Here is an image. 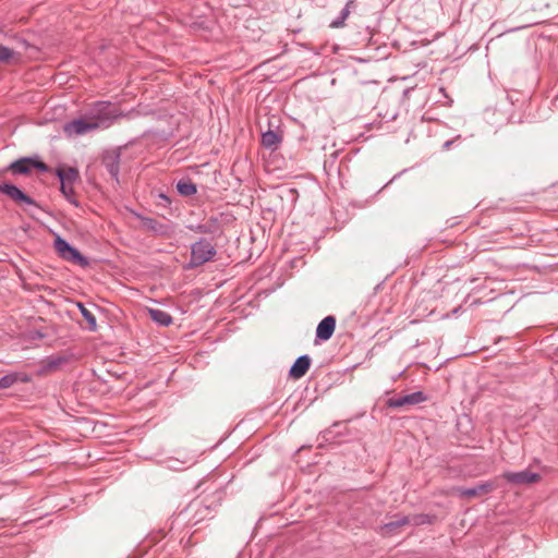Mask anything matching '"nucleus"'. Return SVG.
Segmentation results:
<instances>
[{"mask_svg": "<svg viewBox=\"0 0 558 558\" xmlns=\"http://www.w3.org/2000/svg\"><path fill=\"white\" fill-rule=\"evenodd\" d=\"M387 405L392 409H399L405 407L403 396L389 398Z\"/></svg>", "mask_w": 558, "mask_h": 558, "instance_id": "nucleus-26", "label": "nucleus"}, {"mask_svg": "<svg viewBox=\"0 0 558 558\" xmlns=\"http://www.w3.org/2000/svg\"><path fill=\"white\" fill-rule=\"evenodd\" d=\"M215 255H216V248H215L214 244L206 239H201L199 241H197L191 245L190 266L191 267L202 266L205 263L211 260Z\"/></svg>", "mask_w": 558, "mask_h": 558, "instance_id": "nucleus-3", "label": "nucleus"}, {"mask_svg": "<svg viewBox=\"0 0 558 558\" xmlns=\"http://www.w3.org/2000/svg\"><path fill=\"white\" fill-rule=\"evenodd\" d=\"M453 142H454L453 140H450V141L445 142V143L442 144V149H444V150H448V149L451 147V145L453 144Z\"/></svg>", "mask_w": 558, "mask_h": 558, "instance_id": "nucleus-30", "label": "nucleus"}, {"mask_svg": "<svg viewBox=\"0 0 558 558\" xmlns=\"http://www.w3.org/2000/svg\"><path fill=\"white\" fill-rule=\"evenodd\" d=\"M177 190L182 196H192L196 194L197 187L191 180H180L177 183Z\"/></svg>", "mask_w": 558, "mask_h": 558, "instance_id": "nucleus-20", "label": "nucleus"}, {"mask_svg": "<svg viewBox=\"0 0 558 558\" xmlns=\"http://www.w3.org/2000/svg\"><path fill=\"white\" fill-rule=\"evenodd\" d=\"M34 168L39 169L40 171H47V169H48L46 163H44L41 161H36L35 159H34Z\"/></svg>", "mask_w": 558, "mask_h": 558, "instance_id": "nucleus-29", "label": "nucleus"}, {"mask_svg": "<svg viewBox=\"0 0 558 558\" xmlns=\"http://www.w3.org/2000/svg\"><path fill=\"white\" fill-rule=\"evenodd\" d=\"M80 312L82 316L86 319L88 324V329L94 331L97 328L96 317L95 315L87 310L82 303H78Z\"/></svg>", "mask_w": 558, "mask_h": 558, "instance_id": "nucleus-21", "label": "nucleus"}, {"mask_svg": "<svg viewBox=\"0 0 558 558\" xmlns=\"http://www.w3.org/2000/svg\"><path fill=\"white\" fill-rule=\"evenodd\" d=\"M158 198L160 199L158 205L167 207V206H169L171 204L170 197L167 194H165V193H159L158 194Z\"/></svg>", "mask_w": 558, "mask_h": 558, "instance_id": "nucleus-28", "label": "nucleus"}, {"mask_svg": "<svg viewBox=\"0 0 558 558\" xmlns=\"http://www.w3.org/2000/svg\"><path fill=\"white\" fill-rule=\"evenodd\" d=\"M102 162L111 179L119 182L120 154L107 155L104 157Z\"/></svg>", "mask_w": 558, "mask_h": 558, "instance_id": "nucleus-12", "label": "nucleus"}, {"mask_svg": "<svg viewBox=\"0 0 558 558\" xmlns=\"http://www.w3.org/2000/svg\"><path fill=\"white\" fill-rule=\"evenodd\" d=\"M148 315L154 323L162 327H168L173 322L172 316L168 312L159 308H149Z\"/></svg>", "mask_w": 558, "mask_h": 558, "instance_id": "nucleus-14", "label": "nucleus"}, {"mask_svg": "<svg viewBox=\"0 0 558 558\" xmlns=\"http://www.w3.org/2000/svg\"><path fill=\"white\" fill-rule=\"evenodd\" d=\"M13 56L14 51L12 49L0 45V63H8Z\"/></svg>", "mask_w": 558, "mask_h": 558, "instance_id": "nucleus-25", "label": "nucleus"}, {"mask_svg": "<svg viewBox=\"0 0 558 558\" xmlns=\"http://www.w3.org/2000/svg\"><path fill=\"white\" fill-rule=\"evenodd\" d=\"M54 248L58 255L66 262L80 265L82 267H87L89 265L87 257L82 255L76 247L72 246L60 235H56L54 238Z\"/></svg>", "mask_w": 558, "mask_h": 558, "instance_id": "nucleus-2", "label": "nucleus"}, {"mask_svg": "<svg viewBox=\"0 0 558 558\" xmlns=\"http://www.w3.org/2000/svg\"><path fill=\"white\" fill-rule=\"evenodd\" d=\"M405 405H415L421 402H424L427 398L422 391L411 392L409 395L403 396Z\"/></svg>", "mask_w": 558, "mask_h": 558, "instance_id": "nucleus-22", "label": "nucleus"}, {"mask_svg": "<svg viewBox=\"0 0 558 558\" xmlns=\"http://www.w3.org/2000/svg\"><path fill=\"white\" fill-rule=\"evenodd\" d=\"M34 168V159L29 157L20 158L8 166V170L14 175L28 174Z\"/></svg>", "mask_w": 558, "mask_h": 558, "instance_id": "nucleus-11", "label": "nucleus"}, {"mask_svg": "<svg viewBox=\"0 0 558 558\" xmlns=\"http://www.w3.org/2000/svg\"><path fill=\"white\" fill-rule=\"evenodd\" d=\"M0 192L4 195H7L9 198L19 204H24L28 206H36V202L28 196L26 193H24L22 190H20L16 185L11 183H1L0 184Z\"/></svg>", "mask_w": 558, "mask_h": 558, "instance_id": "nucleus-4", "label": "nucleus"}, {"mask_svg": "<svg viewBox=\"0 0 558 558\" xmlns=\"http://www.w3.org/2000/svg\"><path fill=\"white\" fill-rule=\"evenodd\" d=\"M502 477L511 484H531L539 481L541 475L530 470H522L519 472H506Z\"/></svg>", "mask_w": 558, "mask_h": 558, "instance_id": "nucleus-7", "label": "nucleus"}, {"mask_svg": "<svg viewBox=\"0 0 558 558\" xmlns=\"http://www.w3.org/2000/svg\"><path fill=\"white\" fill-rule=\"evenodd\" d=\"M56 175L60 181L64 180L70 183H75L78 180V170L73 167L66 169L59 167L56 169Z\"/></svg>", "mask_w": 558, "mask_h": 558, "instance_id": "nucleus-15", "label": "nucleus"}, {"mask_svg": "<svg viewBox=\"0 0 558 558\" xmlns=\"http://www.w3.org/2000/svg\"><path fill=\"white\" fill-rule=\"evenodd\" d=\"M60 191L64 195V197L68 199L69 203L78 207L80 204L75 196L74 183H70L64 180L60 181Z\"/></svg>", "mask_w": 558, "mask_h": 558, "instance_id": "nucleus-16", "label": "nucleus"}, {"mask_svg": "<svg viewBox=\"0 0 558 558\" xmlns=\"http://www.w3.org/2000/svg\"><path fill=\"white\" fill-rule=\"evenodd\" d=\"M194 230L197 231V232H201V233H210V232H213L211 226L209 223L197 225L194 228Z\"/></svg>", "mask_w": 558, "mask_h": 558, "instance_id": "nucleus-27", "label": "nucleus"}, {"mask_svg": "<svg viewBox=\"0 0 558 558\" xmlns=\"http://www.w3.org/2000/svg\"><path fill=\"white\" fill-rule=\"evenodd\" d=\"M141 221L143 227L149 231H153L157 234H163L166 232V226L154 218L141 217Z\"/></svg>", "mask_w": 558, "mask_h": 558, "instance_id": "nucleus-18", "label": "nucleus"}, {"mask_svg": "<svg viewBox=\"0 0 558 558\" xmlns=\"http://www.w3.org/2000/svg\"><path fill=\"white\" fill-rule=\"evenodd\" d=\"M88 118L98 124V129L109 128L121 117L119 109L110 101H96L88 110Z\"/></svg>", "mask_w": 558, "mask_h": 558, "instance_id": "nucleus-1", "label": "nucleus"}, {"mask_svg": "<svg viewBox=\"0 0 558 558\" xmlns=\"http://www.w3.org/2000/svg\"><path fill=\"white\" fill-rule=\"evenodd\" d=\"M495 488L494 482H483L473 487H458L456 492L459 497L471 499L478 496H484L492 493Z\"/></svg>", "mask_w": 558, "mask_h": 558, "instance_id": "nucleus-5", "label": "nucleus"}, {"mask_svg": "<svg viewBox=\"0 0 558 558\" xmlns=\"http://www.w3.org/2000/svg\"><path fill=\"white\" fill-rule=\"evenodd\" d=\"M98 129V124L90 118L76 119L65 124L64 132L69 135H83Z\"/></svg>", "mask_w": 558, "mask_h": 558, "instance_id": "nucleus-6", "label": "nucleus"}, {"mask_svg": "<svg viewBox=\"0 0 558 558\" xmlns=\"http://www.w3.org/2000/svg\"><path fill=\"white\" fill-rule=\"evenodd\" d=\"M190 507L193 508V509H196L197 512H202V510L205 512V513H201L199 517L196 519V521L204 520L208 514L211 513L210 507L206 506V505H203L202 501H193L190 505Z\"/></svg>", "mask_w": 558, "mask_h": 558, "instance_id": "nucleus-23", "label": "nucleus"}, {"mask_svg": "<svg viewBox=\"0 0 558 558\" xmlns=\"http://www.w3.org/2000/svg\"><path fill=\"white\" fill-rule=\"evenodd\" d=\"M413 523L415 525L425 523V515H414L412 519L408 515H397L395 520H391L383 525L385 532H395L397 529Z\"/></svg>", "mask_w": 558, "mask_h": 558, "instance_id": "nucleus-8", "label": "nucleus"}, {"mask_svg": "<svg viewBox=\"0 0 558 558\" xmlns=\"http://www.w3.org/2000/svg\"><path fill=\"white\" fill-rule=\"evenodd\" d=\"M282 142V135L278 131L268 130L262 134V145L270 150H276Z\"/></svg>", "mask_w": 558, "mask_h": 558, "instance_id": "nucleus-13", "label": "nucleus"}, {"mask_svg": "<svg viewBox=\"0 0 558 558\" xmlns=\"http://www.w3.org/2000/svg\"><path fill=\"white\" fill-rule=\"evenodd\" d=\"M66 362V359L64 356H49L46 362H45V365L48 366V368L50 369H54L57 367H59L60 365L64 364Z\"/></svg>", "mask_w": 558, "mask_h": 558, "instance_id": "nucleus-24", "label": "nucleus"}, {"mask_svg": "<svg viewBox=\"0 0 558 558\" xmlns=\"http://www.w3.org/2000/svg\"><path fill=\"white\" fill-rule=\"evenodd\" d=\"M311 366V357L307 354L300 355L292 364L289 376L294 379L302 378Z\"/></svg>", "mask_w": 558, "mask_h": 558, "instance_id": "nucleus-10", "label": "nucleus"}, {"mask_svg": "<svg viewBox=\"0 0 558 558\" xmlns=\"http://www.w3.org/2000/svg\"><path fill=\"white\" fill-rule=\"evenodd\" d=\"M353 4H354V1L349 0L347 2L345 7L340 11L338 17L335 19L333 21H331L330 27L340 28V27L344 26V22L349 17L350 12H351L350 9Z\"/></svg>", "mask_w": 558, "mask_h": 558, "instance_id": "nucleus-19", "label": "nucleus"}, {"mask_svg": "<svg viewBox=\"0 0 558 558\" xmlns=\"http://www.w3.org/2000/svg\"><path fill=\"white\" fill-rule=\"evenodd\" d=\"M336 328V318L331 315L323 318L316 328V339L320 341L329 340Z\"/></svg>", "mask_w": 558, "mask_h": 558, "instance_id": "nucleus-9", "label": "nucleus"}, {"mask_svg": "<svg viewBox=\"0 0 558 558\" xmlns=\"http://www.w3.org/2000/svg\"><path fill=\"white\" fill-rule=\"evenodd\" d=\"M28 378L26 376H22L19 373H11L0 377V389H7L12 387L17 381H27Z\"/></svg>", "mask_w": 558, "mask_h": 558, "instance_id": "nucleus-17", "label": "nucleus"}]
</instances>
